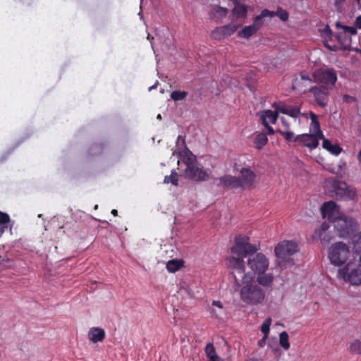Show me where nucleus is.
<instances>
[{"mask_svg":"<svg viewBox=\"0 0 361 361\" xmlns=\"http://www.w3.org/2000/svg\"><path fill=\"white\" fill-rule=\"evenodd\" d=\"M281 122L286 129L289 128V124L286 121L284 118H281Z\"/></svg>","mask_w":361,"mask_h":361,"instance_id":"09e8293b","label":"nucleus"},{"mask_svg":"<svg viewBox=\"0 0 361 361\" xmlns=\"http://www.w3.org/2000/svg\"><path fill=\"white\" fill-rule=\"evenodd\" d=\"M338 277L353 285L361 284V263L353 264L348 263L338 271Z\"/></svg>","mask_w":361,"mask_h":361,"instance_id":"39448f33","label":"nucleus"},{"mask_svg":"<svg viewBox=\"0 0 361 361\" xmlns=\"http://www.w3.org/2000/svg\"><path fill=\"white\" fill-rule=\"evenodd\" d=\"M257 281L262 286L269 287L274 282V276L272 274H257Z\"/></svg>","mask_w":361,"mask_h":361,"instance_id":"b1692460","label":"nucleus"},{"mask_svg":"<svg viewBox=\"0 0 361 361\" xmlns=\"http://www.w3.org/2000/svg\"><path fill=\"white\" fill-rule=\"evenodd\" d=\"M357 159H358L359 163L361 164V150L358 153Z\"/></svg>","mask_w":361,"mask_h":361,"instance_id":"864d4df0","label":"nucleus"},{"mask_svg":"<svg viewBox=\"0 0 361 361\" xmlns=\"http://www.w3.org/2000/svg\"><path fill=\"white\" fill-rule=\"evenodd\" d=\"M268 142V138L267 135L264 133H260L256 135L255 137V147L258 149H261L264 146H265Z\"/></svg>","mask_w":361,"mask_h":361,"instance_id":"c756f323","label":"nucleus"},{"mask_svg":"<svg viewBox=\"0 0 361 361\" xmlns=\"http://www.w3.org/2000/svg\"><path fill=\"white\" fill-rule=\"evenodd\" d=\"M241 25L242 22L233 23V20H231V23L224 26L216 27L213 30L211 33V37L216 40H222L233 35Z\"/></svg>","mask_w":361,"mask_h":361,"instance_id":"6e6552de","label":"nucleus"},{"mask_svg":"<svg viewBox=\"0 0 361 361\" xmlns=\"http://www.w3.org/2000/svg\"><path fill=\"white\" fill-rule=\"evenodd\" d=\"M180 139H182V137H181L180 135H179V136L178 137L177 142H179V140H180Z\"/></svg>","mask_w":361,"mask_h":361,"instance_id":"13d9d810","label":"nucleus"},{"mask_svg":"<svg viewBox=\"0 0 361 361\" xmlns=\"http://www.w3.org/2000/svg\"><path fill=\"white\" fill-rule=\"evenodd\" d=\"M247 13V6L244 4H236L232 11V18L233 23H239L246 18Z\"/></svg>","mask_w":361,"mask_h":361,"instance_id":"f3484780","label":"nucleus"},{"mask_svg":"<svg viewBox=\"0 0 361 361\" xmlns=\"http://www.w3.org/2000/svg\"><path fill=\"white\" fill-rule=\"evenodd\" d=\"M259 16L262 18H267V17L273 18L274 16H275V13H274V11H269L268 9H264V10L262 11V12L259 14Z\"/></svg>","mask_w":361,"mask_h":361,"instance_id":"79ce46f5","label":"nucleus"},{"mask_svg":"<svg viewBox=\"0 0 361 361\" xmlns=\"http://www.w3.org/2000/svg\"><path fill=\"white\" fill-rule=\"evenodd\" d=\"M257 251L256 246L248 243L247 237L240 235L235 238V245L231 247L233 255L228 258V265L233 269V275L237 288H240L241 284L236 273L241 279L246 278L244 257L248 256L247 265L255 274H262L267 270L269 266V259L261 252L255 254Z\"/></svg>","mask_w":361,"mask_h":361,"instance_id":"f257e3e1","label":"nucleus"},{"mask_svg":"<svg viewBox=\"0 0 361 361\" xmlns=\"http://www.w3.org/2000/svg\"><path fill=\"white\" fill-rule=\"evenodd\" d=\"M326 183L337 199L353 200L357 197L356 190L353 187L348 185L345 182L334 178H329Z\"/></svg>","mask_w":361,"mask_h":361,"instance_id":"7ed1b4c3","label":"nucleus"},{"mask_svg":"<svg viewBox=\"0 0 361 361\" xmlns=\"http://www.w3.org/2000/svg\"><path fill=\"white\" fill-rule=\"evenodd\" d=\"M242 281L243 286L240 291V300L250 305L262 303L265 298L264 290L257 283L245 282V279Z\"/></svg>","mask_w":361,"mask_h":361,"instance_id":"f03ea898","label":"nucleus"},{"mask_svg":"<svg viewBox=\"0 0 361 361\" xmlns=\"http://www.w3.org/2000/svg\"><path fill=\"white\" fill-rule=\"evenodd\" d=\"M298 251V244L292 240H283L275 247L274 252L277 257L284 259L291 256Z\"/></svg>","mask_w":361,"mask_h":361,"instance_id":"1a4fd4ad","label":"nucleus"},{"mask_svg":"<svg viewBox=\"0 0 361 361\" xmlns=\"http://www.w3.org/2000/svg\"><path fill=\"white\" fill-rule=\"evenodd\" d=\"M331 90L321 85H314L310 87L308 92H310L318 106L325 107L329 101V91Z\"/></svg>","mask_w":361,"mask_h":361,"instance_id":"9d476101","label":"nucleus"},{"mask_svg":"<svg viewBox=\"0 0 361 361\" xmlns=\"http://www.w3.org/2000/svg\"><path fill=\"white\" fill-rule=\"evenodd\" d=\"M217 180V179H216ZM219 183H216L218 187L224 189L240 188L238 177L231 175H225L218 178Z\"/></svg>","mask_w":361,"mask_h":361,"instance_id":"2eb2a0df","label":"nucleus"},{"mask_svg":"<svg viewBox=\"0 0 361 361\" xmlns=\"http://www.w3.org/2000/svg\"><path fill=\"white\" fill-rule=\"evenodd\" d=\"M278 106L276 107L275 111L272 110H264L261 113L260 118L262 123H271L275 124L279 117Z\"/></svg>","mask_w":361,"mask_h":361,"instance_id":"aec40b11","label":"nucleus"},{"mask_svg":"<svg viewBox=\"0 0 361 361\" xmlns=\"http://www.w3.org/2000/svg\"><path fill=\"white\" fill-rule=\"evenodd\" d=\"M262 124L267 128V133L269 135H274V134L275 132H274V128L271 126H270L269 123H262Z\"/></svg>","mask_w":361,"mask_h":361,"instance_id":"37998d69","label":"nucleus"},{"mask_svg":"<svg viewBox=\"0 0 361 361\" xmlns=\"http://www.w3.org/2000/svg\"><path fill=\"white\" fill-rule=\"evenodd\" d=\"M183 144L184 145L185 149L182 152H179V160L178 164L179 166L183 164L185 166V168H190L194 164H197L196 157L186 147L185 140L182 139Z\"/></svg>","mask_w":361,"mask_h":361,"instance_id":"4468645a","label":"nucleus"},{"mask_svg":"<svg viewBox=\"0 0 361 361\" xmlns=\"http://www.w3.org/2000/svg\"><path fill=\"white\" fill-rule=\"evenodd\" d=\"M155 88V85H153L149 88V90H152V89Z\"/></svg>","mask_w":361,"mask_h":361,"instance_id":"4d7b16f0","label":"nucleus"},{"mask_svg":"<svg viewBox=\"0 0 361 361\" xmlns=\"http://www.w3.org/2000/svg\"><path fill=\"white\" fill-rule=\"evenodd\" d=\"M289 336L286 331H282L279 334V343L280 345L286 350L290 348V343L288 341Z\"/></svg>","mask_w":361,"mask_h":361,"instance_id":"2f4dec72","label":"nucleus"},{"mask_svg":"<svg viewBox=\"0 0 361 361\" xmlns=\"http://www.w3.org/2000/svg\"><path fill=\"white\" fill-rule=\"evenodd\" d=\"M278 111L293 118H298L301 114L300 107L286 105L279 106Z\"/></svg>","mask_w":361,"mask_h":361,"instance_id":"412c9836","label":"nucleus"},{"mask_svg":"<svg viewBox=\"0 0 361 361\" xmlns=\"http://www.w3.org/2000/svg\"><path fill=\"white\" fill-rule=\"evenodd\" d=\"M360 53H361V50H360Z\"/></svg>","mask_w":361,"mask_h":361,"instance_id":"0e129e2a","label":"nucleus"},{"mask_svg":"<svg viewBox=\"0 0 361 361\" xmlns=\"http://www.w3.org/2000/svg\"><path fill=\"white\" fill-rule=\"evenodd\" d=\"M188 96L185 91L174 90L171 93V98L174 101L183 100Z\"/></svg>","mask_w":361,"mask_h":361,"instance_id":"72a5a7b5","label":"nucleus"},{"mask_svg":"<svg viewBox=\"0 0 361 361\" xmlns=\"http://www.w3.org/2000/svg\"><path fill=\"white\" fill-rule=\"evenodd\" d=\"M357 1L358 3H360V0H357Z\"/></svg>","mask_w":361,"mask_h":361,"instance_id":"e2e57ef3","label":"nucleus"},{"mask_svg":"<svg viewBox=\"0 0 361 361\" xmlns=\"http://www.w3.org/2000/svg\"><path fill=\"white\" fill-rule=\"evenodd\" d=\"M329 223L324 222L318 231H315V235H317L322 243H329L331 240L333 238V235H331L328 230L329 228Z\"/></svg>","mask_w":361,"mask_h":361,"instance_id":"6ab92c4d","label":"nucleus"},{"mask_svg":"<svg viewBox=\"0 0 361 361\" xmlns=\"http://www.w3.org/2000/svg\"><path fill=\"white\" fill-rule=\"evenodd\" d=\"M331 223L337 232V235L341 238L349 236L356 227L355 219L340 214Z\"/></svg>","mask_w":361,"mask_h":361,"instance_id":"0eeeda50","label":"nucleus"},{"mask_svg":"<svg viewBox=\"0 0 361 361\" xmlns=\"http://www.w3.org/2000/svg\"><path fill=\"white\" fill-rule=\"evenodd\" d=\"M264 18H262L259 15L256 16L254 19V22L252 23V26H254L256 30L258 31L264 23Z\"/></svg>","mask_w":361,"mask_h":361,"instance_id":"a19ab883","label":"nucleus"},{"mask_svg":"<svg viewBox=\"0 0 361 361\" xmlns=\"http://www.w3.org/2000/svg\"><path fill=\"white\" fill-rule=\"evenodd\" d=\"M111 213L115 216L118 215V211L115 209H112Z\"/></svg>","mask_w":361,"mask_h":361,"instance_id":"603ef678","label":"nucleus"},{"mask_svg":"<svg viewBox=\"0 0 361 361\" xmlns=\"http://www.w3.org/2000/svg\"><path fill=\"white\" fill-rule=\"evenodd\" d=\"M267 337L268 336L264 335L263 338L258 341L257 344L259 347L262 348L265 345Z\"/></svg>","mask_w":361,"mask_h":361,"instance_id":"c03bdc74","label":"nucleus"},{"mask_svg":"<svg viewBox=\"0 0 361 361\" xmlns=\"http://www.w3.org/2000/svg\"><path fill=\"white\" fill-rule=\"evenodd\" d=\"M275 13V16H278L282 21H287L288 20V13L283 9L281 7H278Z\"/></svg>","mask_w":361,"mask_h":361,"instance_id":"4c0bfd02","label":"nucleus"},{"mask_svg":"<svg viewBox=\"0 0 361 361\" xmlns=\"http://www.w3.org/2000/svg\"><path fill=\"white\" fill-rule=\"evenodd\" d=\"M355 25L357 28L361 29V15L356 18Z\"/></svg>","mask_w":361,"mask_h":361,"instance_id":"a18cd8bd","label":"nucleus"},{"mask_svg":"<svg viewBox=\"0 0 361 361\" xmlns=\"http://www.w3.org/2000/svg\"><path fill=\"white\" fill-rule=\"evenodd\" d=\"M359 262L361 263V255L359 256Z\"/></svg>","mask_w":361,"mask_h":361,"instance_id":"052dcab7","label":"nucleus"},{"mask_svg":"<svg viewBox=\"0 0 361 361\" xmlns=\"http://www.w3.org/2000/svg\"><path fill=\"white\" fill-rule=\"evenodd\" d=\"M10 221V216L7 213L3 212L0 210V238L8 228Z\"/></svg>","mask_w":361,"mask_h":361,"instance_id":"393cba45","label":"nucleus"},{"mask_svg":"<svg viewBox=\"0 0 361 361\" xmlns=\"http://www.w3.org/2000/svg\"><path fill=\"white\" fill-rule=\"evenodd\" d=\"M240 176L238 177L240 188L251 189L255 185L256 174L253 171L247 167L240 170Z\"/></svg>","mask_w":361,"mask_h":361,"instance_id":"9b49d317","label":"nucleus"},{"mask_svg":"<svg viewBox=\"0 0 361 361\" xmlns=\"http://www.w3.org/2000/svg\"><path fill=\"white\" fill-rule=\"evenodd\" d=\"M350 255V252L348 246L342 242L332 244L328 251V257L331 263L337 267L344 264Z\"/></svg>","mask_w":361,"mask_h":361,"instance_id":"20e7f679","label":"nucleus"},{"mask_svg":"<svg viewBox=\"0 0 361 361\" xmlns=\"http://www.w3.org/2000/svg\"><path fill=\"white\" fill-rule=\"evenodd\" d=\"M164 183H171L174 185H178V178L177 173L175 171H172L170 176H166L164 180Z\"/></svg>","mask_w":361,"mask_h":361,"instance_id":"58836bf2","label":"nucleus"},{"mask_svg":"<svg viewBox=\"0 0 361 361\" xmlns=\"http://www.w3.org/2000/svg\"><path fill=\"white\" fill-rule=\"evenodd\" d=\"M257 30L252 25L245 26L241 30L238 32V36L242 38L248 39L253 35H255Z\"/></svg>","mask_w":361,"mask_h":361,"instance_id":"c85d7f7f","label":"nucleus"},{"mask_svg":"<svg viewBox=\"0 0 361 361\" xmlns=\"http://www.w3.org/2000/svg\"><path fill=\"white\" fill-rule=\"evenodd\" d=\"M313 80L318 85L332 90L337 81L336 71L334 68H320L316 70L313 75Z\"/></svg>","mask_w":361,"mask_h":361,"instance_id":"423d86ee","label":"nucleus"},{"mask_svg":"<svg viewBox=\"0 0 361 361\" xmlns=\"http://www.w3.org/2000/svg\"><path fill=\"white\" fill-rule=\"evenodd\" d=\"M300 78L302 80H306L310 82H312V79L310 78L308 75L305 74L304 73H300Z\"/></svg>","mask_w":361,"mask_h":361,"instance_id":"49530a36","label":"nucleus"},{"mask_svg":"<svg viewBox=\"0 0 361 361\" xmlns=\"http://www.w3.org/2000/svg\"><path fill=\"white\" fill-rule=\"evenodd\" d=\"M336 39L342 46L343 50H349L351 44V38L344 32L337 33Z\"/></svg>","mask_w":361,"mask_h":361,"instance_id":"a878e982","label":"nucleus"},{"mask_svg":"<svg viewBox=\"0 0 361 361\" xmlns=\"http://www.w3.org/2000/svg\"><path fill=\"white\" fill-rule=\"evenodd\" d=\"M350 351L353 353L361 355V341L357 339L350 343Z\"/></svg>","mask_w":361,"mask_h":361,"instance_id":"f704fd0d","label":"nucleus"},{"mask_svg":"<svg viewBox=\"0 0 361 361\" xmlns=\"http://www.w3.org/2000/svg\"><path fill=\"white\" fill-rule=\"evenodd\" d=\"M205 353L209 358V360H216L221 358L216 355L215 348L213 344L210 343L205 347Z\"/></svg>","mask_w":361,"mask_h":361,"instance_id":"7c9ffc66","label":"nucleus"},{"mask_svg":"<svg viewBox=\"0 0 361 361\" xmlns=\"http://www.w3.org/2000/svg\"><path fill=\"white\" fill-rule=\"evenodd\" d=\"M271 324V319L267 318L261 326V331L265 336H268L270 331V326Z\"/></svg>","mask_w":361,"mask_h":361,"instance_id":"ea45409f","label":"nucleus"},{"mask_svg":"<svg viewBox=\"0 0 361 361\" xmlns=\"http://www.w3.org/2000/svg\"><path fill=\"white\" fill-rule=\"evenodd\" d=\"M327 47L331 51H336L337 50L336 46L331 47V46L328 45Z\"/></svg>","mask_w":361,"mask_h":361,"instance_id":"3c124183","label":"nucleus"},{"mask_svg":"<svg viewBox=\"0 0 361 361\" xmlns=\"http://www.w3.org/2000/svg\"><path fill=\"white\" fill-rule=\"evenodd\" d=\"M345 0H336L335 5L336 6H339L342 3H343Z\"/></svg>","mask_w":361,"mask_h":361,"instance_id":"8fccbe9b","label":"nucleus"},{"mask_svg":"<svg viewBox=\"0 0 361 361\" xmlns=\"http://www.w3.org/2000/svg\"><path fill=\"white\" fill-rule=\"evenodd\" d=\"M88 339L93 343L102 342L106 337V332L100 327H91L87 334Z\"/></svg>","mask_w":361,"mask_h":361,"instance_id":"a211bd4d","label":"nucleus"},{"mask_svg":"<svg viewBox=\"0 0 361 361\" xmlns=\"http://www.w3.org/2000/svg\"><path fill=\"white\" fill-rule=\"evenodd\" d=\"M228 10L226 8L215 6L213 7L211 14L213 18L221 19L227 16Z\"/></svg>","mask_w":361,"mask_h":361,"instance_id":"cd10ccee","label":"nucleus"},{"mask_svg":"<svg viewBox=\"0 0 361 361\" xmlns=\"http://www.w3.org/2000/svg\"><path fill=\"white\" fill-rule=\"evenodd\" d=\"M353 243L354 252L361 255V232L355 236Z\"/></svg>","mask_w":361,"mask_h":361,"instance_id":"473e14b6","label":"nucleus"},{"mask_svg":"<svg viewBox=\"0 0 361 361\" xmlns=\"http://www.w3.org/2000/svg\"><path fill=\"white\" fill-rule=\"evenodd\" d=\"M231 1H232L234 3V4L235 5L236 4H240V0H231Z\"/></svg>","mask_w":361,"mask_h":361,"instance_id":"6e6d98bb","label":"nucleus"},{"mask_svg":"<svg viewBox=\"0 0 361 361\" xmlns=\"http://www.w3.org/2000/svg\"><path fill=\"white\" fill-rule=\"evenodd\" d=\"M336 26L337 28H341L344 31V33L348 32L350 35H355L357 34V29L355 27L342 25L339 23H337Z\"/></svg>","mask_w":361,"mask_h":361,"instance_id":"e433bc0d","label":"nucleus"},{"mask_svg":"<svg viewBox=\"0 0 361 361\" xmlns=\"http://www.w3.org/2000/svg\"><path fill=\"white\" fill-rule=\"evenodd\" d=\"M310 118H311V124H310V131L313 133V134L317 135L319 137H323L322 131L320 129V124L317 119V116L313 113L310 112Z\"/></svg>","mask_w":361,"mask_h":361,"instance_id":"4be33fe9","label":"nucleus"},{"mask_svg":"<svg viewBox=\"0 0 361 361\" xmlns=\"http://www.w3.org/2000/svg\"><path fill=\"white\" fill-rule=\"evenodd\" d=\"M277 132L279 133L288 142H298V140H295V136H294L293 133L291 131L277 130Z\"/></svg>","mask_w":361,"mask_h":361,"instance_id":"c9c22d12","label":"nucleus"},{"mask_svg":"<svg viewBox=\"0 0 361 361\" xmlns=\"http://www.w3.org/2000/svg\"><path fill=\"white\" fill-rule=\"evenodd\" d=\"M184 176L187 178L197 182L207 180L209 178L208 173L202 168L198 167L197 164L190 168H185Z\"/></svg>","mask_w":361,"mask_h":361,"instance_id":"f8f14e48","label":"nucleus"},{"mask_svg":"<svg viewBox=\"0 0 361 361\" xmlns=\"http://www.w3.org/2000/svg\"><path fill=\"white\" fill-rule=\"evenodd\" d=\"M209 361H223V360L221 358H220V359H218V360H209Z\"/></svg>","mask_w":361,"mask_h":361,"instance_id":"bf43d9fd","label":"nucleus"},{"mask_svg":"<svg viewBox=\"0 0 361 361\" xmlns=\"http://www.w3.org/2000/svg\"><path fill=\"white\" fill-rule=\"evenodd\" d=\"M325 31L328 32L329 33H331V30L328 25H326V27L325 28Z\"/></svg>","mask_w":361,"mask_h":361,"instance_id":"5fc2aeb1","label":"nucleus"},{"mask_svg":"<svg viewBox=\"0 0 361 361\" xmlns=\"http://www.w3.org/2000/svg\"><path fill=\"white\" fill-rule=\"evenodd\" d=\"M212 305L216 306V307H219V309L223 308V305H222L221 302L219 301V300H214L212 302Z\"/></svg>","mask_w":361,"mask_h":361,"instance_id":"de8ad7c7","label":"nucleus"},{"mask_svg":"<svg viewBox=\"0 0 361 361\" xmlns=\"http://www.w3.org/2000/svg\"><path fill=\"white\" fill-rule=\"evenodd\" d=\"M158 118H161V115L159 114L158 116H157Z\"/></svg>","mask_w":361,"mask_h":361,"instance_id":"680f3d73","label":"nucleus"},{"mask_svg":"<svg viewBox=\"0 0 361 361\" xmlns=\"http://www.w3.org/2000/svg\"><path fill=\"white\" fill-rule=\"evenodd\" d=\"M321 212L323 218H326L329 222H332L341 214L338 207L334 201L324 202L322 206Z\"/></svg>","mask_w":361,"mask_h":361,"instance_id":"ddd939ff","label":"nucleus"},{"mask_svg":"<svg viewBox=\"0 0 361 361\" xmlns=\"http://www.w3.org/2000/svg\"><path fill=\"white\" fill-rule=\"evenodd\" d=\"M183 266L182 259H171L166 263V269L171 273H174Z\"/></svg>","mask_w":361,"mask_h":361,"instance_id":"bb28decb","label":"nucleus"},{"mask_svg":"<svg viewBox=\"0 0 361 361\" xmlns=\"http://www.w3.org/2000/svg\"><path fill=\"white\" fill-rule=\"evenodd\" d=\"M322 137H319L315 134H302L295 136V140H298V142L302 144L310 149L316 148L319 145V140Z\"/></svg>","mask_w":361,"mask_h":361,"instance_id":"dca6fc26","label":"nucleus"},{"mask_svg":"<svg viewBox=\"0 0 361 361\" xmlns=\"http://www.w3.org/2000/svg\"><path fill=\"white\" fill-rule=\"evenodd\" d=\"M322 147L325 149L330 152L332 154L338 155L341 151L342 148L338 144H332L331 142L323 137Z\"/></svg>","mask_w":361,"mask_h":361,"instance_id":"5701e85b","label":"nucleus"}]
</instances>
